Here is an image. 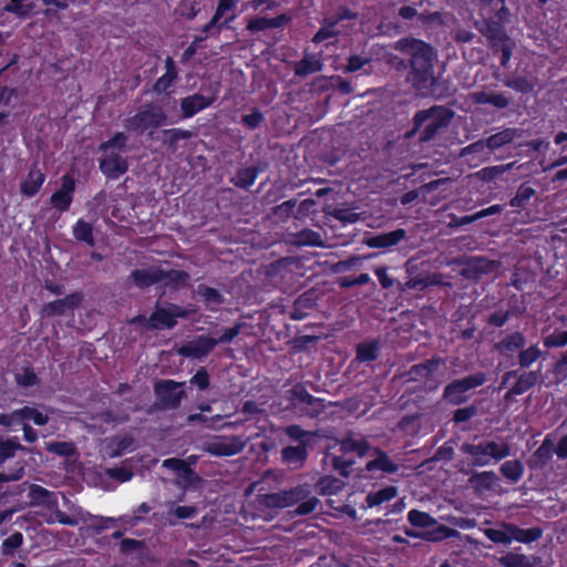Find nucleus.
<instances>
[{
    "label": "nucleus",
    "mask_w": 567,
    "mask_h": 567,
    "mask_svg": "<svg viewBox=\"0 0 567 567\" xmlns=\"http://www.w3.org/2000/svg\"><path fill=\"white\" fill-rule=\"evenodd\" d=\"M380 344L378 340L360 342L355 347V360L360 363L375 361L379 357Z\"/></svg>",
    "instance_id": "obj_35"
},
{
    "label": "nucleus",
    "mask_w": 567,
    "mask_h": 567,
    "mask_svg": "<svg viewBox=\"0 0 567 567\" xmlns=\"http://www.w3.org/2000/svg\"><path fill=\"white\" fill-rule=\"evenodd\" d=\"M289 400L300 416L309 419L319 417L327 408L324 399L310 394L301 383H297L289 390Z\"/></svg>",
    "instance_id": "obj_7"
},
{
    "label": "nucleus",
    "mask_w": 567,
    "mask_h": 567,
    "mask_svg": "<svg viewBox=\"0 0 567 567\" xmlns=\"http://www.w3.org/2000/svg\"><path fill=\"white\" fill-rule=\"evenodd\" d=\"M540 358H543V351L537 344H532L526 349H520L518 353V364L522 369H527Z\"/></svg>",
    "instance_id": "obj_46"
},
{
    "label": "nucleus",
    "mask_w": 567,
    "mask_h": 567,
    "mask_svg": "<svg viewBox=\"0 0 567 567\" xmlns=\"http://www.w3.org/2000/svg\"><path fill=\"white\" fill-rule=\"evenodd\" d=\"M296 206V199L285 200L284 203L275 206L274 214L282 220L287 219L293 214Z\"/></svg>",
    "instance_id": "obj_64"
},
{
    "label": "nucleus",
    "mask_w": 567,
    "mask_h": 567,
    "mask_svg": "<svg viewBox=\"0 0 567 567\" xmlns=\"http://www.w3.org/2000/svg\"><path fill=\"white\" fill-rule=\"evenodd\" d=\"M16 382L23 388L37 385L39 378L31 365L23 367L20 373L16 374Z\"/></svg>",
    "instance_id": "obj_53"
},
{
    "label": "nucleus",
    "mask_w": 567,
    "mask_h": 567,
    "mask_svg": "<svg viewBox=\"0 0 567 567\" xmlns=\"http://www.w3.org/2000/svg\"><path fill=\"white\" fill-rule=\"evenodd\" d=\"M514 167V163L507 165H497V166H488L484 167L480 171V176L482 179L491 182L497 179L502 176L506 171Z\"/></svg>",
    "instance_id": "obj_57"
},
{
    "label": "nucleus",
    "mask_w": 567,
    "mask_h": 567,
    "mask_svg": "<svg viewBox=\"0 0 567 567\" xmlns=\"http://www.w3.org/2000/svg\"><path fill=\"white\" fill-rule=\"evenodd\" d=\"M453 116L454 112L443 105H433L425 110H419L413 115V126L406 133V137H413L420 132L419 141L421 143L431 142L442 130L450 125Z\"/></svg>",
    "instance_id": "obj_3"
},
{
    "label": "nucleus",
    "mask_w": 567,
    "mask_h": 567,
    "mask_svg": "<svg viewBox=\"0 0 567 567\" xmlns=\"http://www.w3.org/2000/svg\"><path fill=\"white\" fill-rule=\"evenodd\" d=\"M373 454L375 457L365 464L368 473L382 472L384 474H394L399 471V464L392 461L388 453L380 447H375Z\"/></svg>",
    "instance_id": "obj_23"
},
{
    "label": "nucleus",
    "mask_w": 567,
    "mask_h": 567,
    "mask_svg": "<svg viewBox=\"0 0 567 567\" xmlns=\"http://www.w3.org/2000/svg\"><path fill=\"white\" fill-rule=\"evenodd\" d=\"M539 379V371H524L517 377L514 385L505 393V400L522 395L533 389Z\"/></svg>",
    "instance_id": "obj_25"
},
{
    "label": "nucleus",
    "mask_w": 567,
    "mask_h": 567,
    "mask_svg": "<svg viewBox=\"0 0 567 567\" xmlns=\"http://www.w3.org/2000/svg\"><path fill=\"white\" fill-rule=\"evenodd\" d=\"M516 137L515 128H504L495 134L489 135L485 138V144H487V150L494 152L496 150L502 148L503 146L511 144Z\"/></svg>",
    "instance_id": "obj_37"
},
{
    "label": "nucleus",
    "mask_w": 567,
    "mask_h": 567,
    "mask_svg": "<svg viewBox=\"0 0 567 567\" xmlns=\"http://www.w3.org/2000/svg\"><path fill=\"white\" fill-rule=\"evenodd\" d=\"M306 444L288 445L281 451L284 463L293 468H300L305 465L309 453Z\"/></svg>",
    "instance_id": "obj_26"
},
{
    "label": "nucleus",
    "mask_w": 567,
    "mask_h": 567,
    "mask_svg": "<svg viewBox=\"0 0 567 567\" xmlns=\"http://www.w3.org/2000/svg\"><path fill=\"white\" fill-rule=\"evenodd\" d=\"M308 495H310V489L307 485H297L290 489L267 494L265 502L268 507L286 508L298 504Z\"/></svg>",
    "instance_id": "obj_12"
},
{
    "label": "nucleus",
    "mask_w": 567,
    "mask_h": 567,
    "mask_svg": "<svg viewBox=\"0 0 567 567\" xmlns=\"http://www.w3.org/2000/svg\"><path fill=\"white\" fill-rule=\"evenodd\" d=\"M216 101L215 95L206 96L194 93L182 97L179 101L181 118L186 120L212 106Z\"/></svg>",
    "instance_id": "obj_17"
},
{
    "label": "nucleus",
    "mask_w": 567,
    "mask_h": 567,
    "mask_svg": "<svg viewBox=\"0 0 567 567\" xmlns=\"http://www.w3.org/2000/svg\"><path fill=\"white\" fill-rule=\"evenodd\" d=\"M478 12L480 20L476 21L478 31L487 38L494 55L501 54L502 66H507L515 47L514 41L505 31V22L508 19L509 10L505 0H466Z\"/></svg>",
    "instance_id": "obj_1"
},
{
    "label": "nucleus",
    "mask_w": 567,
    "mask_h": 567,
    "mask_svg": "<svg viewBox=\"0 0 567 567\" xmlns=\"http://www.w3.org/2000/svg\"><path fill=\"white\" fill-rule=\"evenodd\" d=\"M291 20H292V17L287 12L280 13L272 18L254 17L248 20L246 30L251 34H256V33L266 31L268 29L284 28L287 24H289L291 22Z\"/></svg>",
    "instance_id": "obj_18"
},
{
    "label": "nucleus",
    "mask_w": 567,
    "mask_h": 567,
    "mask_svg": "<svg viewBox=\"0 0 567 567\" xmlns=\"http://www.w3.org/2000/svg\"><path fill=\"white\" fill-rule=\"evenodd\" d=\"M127 141L125 132H116L99 145V151L105 153V156L99 159V168L107 179L116 181L128 171L127 158L122 155L127 151Z\"/></svg>",
    "instance_id": "obj_4"
},
{
    "label": "nucleus",
    "mask_w": 567,
    "mask_h": 567,
    "mask_svg": "<svg viewBox=\"0 0 567 567\" xmlns=\"http://www.w3.org/2000/svg\"><path fill=\"white\" fill-rule=\"evenodd\" d=\"M72 234L78 241L84 243L90 247L95 246L93 226L83 218H79L72 226Z\"/></svg>",
    "instance_id": "obj_36"
},
{
    "label": "nucleus",
    "mask_w": 567,
    "mask_h": 567,
    "mask_svg": "<svg viewBox=\"0 0 567 567\" xmlns=\"http://www.w3.org/2000/svg\"><path fill=\"white\" fill-rule=\"evenodd\" d=\"M286 435L293 442H297L298 444H306L309 445L311 442V439L317 436L316 432L306 431L302 429V426L298 424H291L288 425L285 429Z\"/></svg>",
    "instance_id": "obj_45"
},
{
    "label": "nucleus",
    "mask_w": 567,
    "mask_h": 567,
    "mask_svg": "<svg viewBox=\"0 0 567 567\" xmlns=\"http://www.w3.org/2000/svg\"><path fill=\"white\" fill-rule=\"evenodd\" d=\"M319 505V499L316 496H307L303 501L298 503V506L293 511L297 516H306L313 513Z\"/></svg>",
    "instance_id": "obj_61"
},
{
    "label": "nucleus",
    "mask_w": 567,
    "mask_h": 567,
    "mask_svg": "<svg viewBox=\"0 0 567 567\" xmlns=\"http://www.w3.org/2000/svg\"><path fill=\"white\" fill-rule=\"evenodd\" d=\"M485 536L495 544L507 545L511 544V534H508L507 523L503 524L501 529L498 528H486L484 530Z\"/></svg>",
    "instance_id": "obj_52"
},
{
    "label": "nucleus",
    "mask_w": 567,
    "mask_h": 567,
    "mask_svg": "<svg viewBox=\"0 0 567 567\" xmlns=\"http://www.w3.org/2000/svg\"><path fill=\"white\" fill-rule=\"evenodd\" d=\"M289 243L301 247V246H311V247H322L323 241L321 235L312 229L305 228L300 231L289 234Z\"/></svg>",
    "instance_id": "obj_32"
},
{
    "label": "nucleus",
    "mask_w": 567,
    "mask_h": 567,
    "mask_svg": "<svg viewBox=\"0 0 567 567\" xmlns=\"http://www.w3.org/2000/svg\"><path fill=\"white\" fill-rule=\"evenodd\" d=\"M408 520L414 527L426 528L436 525V520L433 516L419 509H411L408 513Z\"/></svg>",
    "instance_id": "obj_50"
},
{
    "label": "nucleus",
    "mask_w": 567,
    "mask_h": 567,
    "mask_svg": "<svg viewBox=\"0 0 567 567\" xmlns=\"http://www.w3.org/2000/svg\"><path fill=\"white\" fill-rule=\"evenodd\" d=\"M193 132L179 127L173 128H164L159 132L157 137L158 141L162 142L163 145H166L168 148L175 150L177 144L181 141L189 140L193 137Z\"/></svg>",
    "instance_id": "obj_31"
},
{
    "label": "nucleus",
    "mask_w": 567,
    "mask_h": 567,
    "mask_svg": "<svg viewBox=\"0 0 567 567\" xmlns=\"http://www.w3.org/2000/svg\"><path fill=\"white\" fill-rule=\"evenodd\" d=\"M357 19V12L352 11L348 7H340L333 16L323 18L321 27L311 39L312 43L320 44L326 40L339 37L340 31L337 30V25L344 20Z\"/></svg>",
    "instance_id": "obj_11"
},
{
    "label": "nucleus",
    "mask_w": 567,
    "mask_h": 567,
    "mask_svg": "<svg viewBox=\"0 0 567 567\" xmlns=\"http://www.w3.org/2000/svg\"><path fill=\"white\" fill-rule=\"evenodd\" d=\"M23 543V535L20 532H14L7 537L2 543V551L4 555H13Z\"/></svg>",
    "instance_id": "obj_60"
},
{
    "label": "nucleus",
    "mask_w": 567,
    "mask_h": 567,
    "mask_svg": "<svg viewBox=\"0 0 567 567\" xmlns=\"http://www.w3.org/2000/svg\"><path fill=\"white\" fill-rule=\"evenodd\" d=\"M342 486L343 483L336 477L326 476L319 481V487L322 495H336L341 491Z\"/></svg>",
    "instance_id": "obj_55"
},
{
    "label": "nucleus",
    "mask_w": 567,
    "mask_h": 567,
    "mask_svg": "<svg viewBox=\"0 0 567 567\" xmlns=\"http://www.w3.org/2000/svg\"><path fill=\"white\" fill-rule=\"evenodd\" d=\"M258 174L259 169L255 165L241 167L230 178V183L238 188L248 189L255 184Z\"/></svg>",
    "instance_id": "obj_34"
},
{
    "label": "nucleus",
    "mask_w": 567,
    "mask_h": 567,
    "mask_svg": "<svg viewBox=\"0 0 567 567\" xmlns=\"http://www.w3.org/2000/svg\"><path fill=\"white\" fill-rule=\"evenodd\" d=\"M499 472L502 475L512 483H517L524 475V465L519 460L505 461Z\"/></svg>",
    "instance_id": "obj_42"
},
{
    "label": "nucleus",
    "mask_w": 567,
    "mask_h": 567,
    "mask_svg": "<svg viewBox=\"0 0 567 567\" xmlns=\"http://www.w3.org/2000/svg\"><path fill=\"white\" fill-rule=\"evenodd\" d=\"M396 49L410 55L408 81L417 94L427 96L434 86V60L436 53L433 47L420 39L404 38L398 41Z\"/></svg>",
    "instance_id": "obj_2"
},
{
    "label": "nucleus",
    "mask_w": 567,
    "mask_h": 567,
    "mask_svg": "<svg viewBox=\"0 0 567 567\" xmlns=\"http://www.w3.org/2000/svg\"><path fill=\"white\" fill-rule=\"evenodd\" d=\"M138 288H148L163 281L162 268L134 269L130 276Z\"/></svg>",
    "instance_id": "obj_27"
},
{
    "label": "nucleus",
    "mask_w": 567,
    "mask_h": 567,
    "mask_svg": "<svg viewBox=\"0 0 567 567\" xmlns=\"http://www.w3.org/2000/svg\"><path fill=\"white\" fill-rule=\"evenodd\" d=\"M196 293L207 306H219L224 303V297L220 291L204 284L197 286Z\"/></svg>",
    "instance_id": "obj_44"
},
{
    "label": "nucleus",
    "mask_w": 567,
    "mask_h": 567,
    "mask_svg": "<svg viewBox=\"0 0 567 567\" xmlns=\"http://www.w3.org/2000/svg\"><path fill=\"white\" fill-rule=\"evenodd\" d=\"M503 567H535L534 563L524 554L508 551L499 558Z\"/></svg>",
    "instance_id": "obj_47"
},
{
    "label": "nucleus",
    "mask_w": 567,
    "mask_h": 567,
    "mask_svg": "<svg viewBox=\"0 0 567 567\" xmlns=\"http://www.w3.org/2000/svg\"><path fill=\"white\" fill-rule=\"evenodd\" d=\"M171 123L162 106L147 103L134 114L126 116L122 125L127 133L141 136L144 134L153 135L155 130Z\"/></svg>",
    "instance_id": "obj_5"
},
{
    "label": "nucleus",
    "mask_w": 567,
    "mask_h": 567,
    "mask_svg": "<svg viewBox=\"0 0 567 567\" xmlns=\"http://www.w3.org/2000/svg\"><path fill=\"white\" fill-rule=\"evenodd\" d=\"M544 347L547 349L563 348L567 346V330H555L549 336L543 338Z\"/></svg>",
    "instance_id": "obj_56"
},
{
    "label": "nucleus",
    "mask_w": 567,
    "mask_h": 567,
    "mask_svg": "<svg viewBox=\"0 0 567 567\" xmlns=\"http://www.w3.org/2000/svg\"><path fill=\"white\" fill-rule=\"evenodd\" d=\"M75 192V179L69 175L64 174L61 177V185L59 189H56L49 198V204L52 208L59 210L60 213L68 212L73 202V195Z\"/></svg>",
    "instance_id": "obj_16"
},
{
    "label": "nucleus",
    "mask_w": 567,
    "mask_h": 567,
    "mask_svg": "<svg viewBox=\"0 0 567 567\" xmlns=\"http://www.w3.org/2000/svg\"><path fill=\"white\" fill-rule=\"evenodd\" d=\"M19 491L16 494H21L27 488L29 489L28 497L29 503L33 506H45L51 507L56 505V496L53 492L37 485L23 482L18 486Z\"/></svg>",
    "instance_id": "obj_19"
},
{
    "label": "nucleus",
    "mask_w": 567,
    "mask_h": 567,
    "mask_svg": "<svg viewBox=\"0 0 567 567\" xmlns=\"http://www.w3.org/2000/svg\"><path fill=\"white\" fill-rule=\"evenodd\" d=\"M45 178V173L39 167V164L34 162L29 167L27 176L20 183L21 194L29 198L35 196L41 190Z\"/></svg>",
    "instance_id": "obj_20"
},
{
    "label": "nucleus",
    "mask_w": 567,
    "mask_h": 567,
    "mask_svg": "<svg viewBox=\"0 0 567 567\" xmlns=\"http://www.w3.org/2000/svg\"><path fill=\"white\" fill-rule=\"evenodd\" d=\"M553 443L546 437L540 446L535 451L534 456L542 465L547 464L553 458Z\"/></svg>",
    "instance_id": "obj_63"
},
{
    "label": "nucleus",
    "mask_w": 567,
    "mask_h": 567,
    "mask_svg": "<svg viewBox=\"0 0 567 567\" xmlns=\"http://www.w3.org/2000/svg\"><path fill=\"white\" fill-rule=\"evenodd\" d=\"M218 344L215 338L200 336L181 347L179 353L187 358L202 359L207 357Z\"/></svg>",
    "instance_id": "obj_21"
},
{
    "label": "nucleus",
    "mask_w": 567,
    "mask_h": 567,
    "mask_svg": "<svg viewBox=\"0 0 567 567\" xmlns=\"http://www.w3.org/2000/svg\"><path fill=\"white\" fill-rule=\"evenodd\" d=\"M18 451H27V447L20 444L16 439L0 441V464L16 455Z\"/></svg>",
    "instance_id": "obj_48"
},
{
    "label": "nucleus",
    "mask_w": 567,
    "mask_h": 567,
    "mask_svg": "<svg viewBox=\"0 0 567 567\" xmlns=\"http://www.w3.org/2000/svg\"><path fill=\"white\" fill-rule=\"evenodd\" d=\"M406 237L403 228H396L388 233H380L367 238L365 244L370 248L391 249L399 245Z\"/></svg>",
    "instance_id": "obj_22"
},
{
    "label": "nucleus",
    "mask_w": 567,
    "mask_h": 567,
    "mask_svg": "<svg viewBox=\"0 0 567 567\" xmlns=\"http://www.w3.org/2000/svg\"><path fill=\"white\" fill-rule=\"evenodd\" d=\"M346 454L342 455H333L331 458V464L334 470H337L340 475L348 477L352 466L354 465V460L346 458Z\"/></svg>",
    "instance_id": "obj_58"
},
{
    "label": "nucleus",
    "mask_w": 567,
    "mask_h": 567,
    "mask_svg": "<svg viewBox=\"0 0 567 567\" xmlns=\"http://www.w3.org/2000/svg\"><path fill=\"white\" fill-rule=\"evenodd\" d=\"M486 381V374L482 371L455 379L445 385L443 399L452 405H461L470 399L467 393L471 390L482 386Z\"/></svg>",
    "instance_id": "obj_8"
},
{
    "label": "nucleus",
    "mask_w": 567,
    "mask_h": 567,
    "mask_svg": "<svg viewBox=\"0 0 567 567\" xmlns=\"http://www.w3.org/2000/svg\"><path fill=\"white\" fill-rule=\"evenodd\" d=\"M37 8L33 0H10L3 7V11L19 19L30 18Z\"/></svg>",
    "instance_id": "obj_33"
},
{
    "label": "nucleus",
    "mask_w": 567,
    "mask_h": 567,
    "mask_svg": "<svg viewBox=\"0 0 567 567\" xmlns=\"http://www.w3.org/2000/svg\"><path fill=\"white\" fill-rule=\"evenodd\" d=\"M371 445L365 439L355 440L349 436L340 442V452L342 454L355 453L362 457L369 453Z\"/></svg>",
    "instance_id": "obj_38"
},
{
    "label": "nucleus",
    "mask_w": 567,
    "mask_h": 567,
    "mask_svg": "<svg viewBox=\"0 0 567 567\" xmlns=\"http://www.w3.org/2000/svg\"><path fill=\"white\" fill-rule=\"evenodd\" d=\"M508 534H511V542L516 540L522 544H530L538 540L543 536V528L530 527L527 529L520 528L516 524L507 523Z\"/></svg>",
    "instance_id": "obj_29"
},
{
    "label": "nucleus",
    "mask_w": 567,
    "mask_h": 567,
    "mask_svg": "<svg viewBox=\"0 0 567 567\" xmlns=\"http://www.w3.org/2000/svg\"><path fill=\"white\" fill-rule=\"evenodd\" d=\"M163 281L166 282L167 286L174 289H179L185 287L190 278L189 274L185 270H164L162 269Z\"/></svg>",
    "instance_id": "obj_43"
},
{
    "label": "nucleus",
    "mask_w": 567,
    "mask_h": 567,
    "mask_svg": "<svg viewBox=\"0 0 567 567\" xmlns=\"http://www.w3.org/2000/svg\"><path fill=\"white\" fill-rule=\"evenodd\" d=\"M526 346V337L519 332L515 331L506 334L502 340L495 343V350L501 354L514 353L516 351H520Z\"/></svg>",
    "instance_id": "obj_30"
},
{
    "label": "nucleus",
    "mask_w": 567,
    "mask_h": 567,
    "mask_svg": "<svg viewBox=\"0 0 567 567\" xmlns=\"http://www.w3.org/2000/svg\"><path fill=\"white\" fill-rule=\"evenodd\" d=\"M189 383L196 386L199 391L207 390L210 384V379L206 368L200 367L190 378Z\"/></svg>",
    "instance_id": "obj_62"
},
{
    "label": "nucleus",
    "mask_w": 567,
    "mask_h": 567,
    "mask_svg": "<svg viewBox=\"0 0 567 567\" xmlns=\"http://www.w3.org/2000/svg\"><path fill=\"white\" fill-rule=\"evenodd\" d=\"M236 18L237 13H231L230 16L225 17L223 12L216 9L208 22L216 29V35H219L221 30L230 28V23L235 21Z\"/></svg>",
    "instance_id": "obj_51"
},
{
    "label": "nucleus",
    "mask_w": 567,
    "mask_h": 567,
    "mask_svg": "<svg viewBox=\"0 0 567 567\" xmlns=\"http://www.w3.org/2000/svg\"><path fill=\"white\" fill-rule=\"evenodd\" d=\"M536 195V190L528 183H523L518 186L515 195L509 200V206L513 207V213L520 214L525 210L532 198Z\"/></svg>",
    "instance_id": "obj_28"
},
{
    "label": "nucleus",
    "mask_w": 567,
    "mask_h": 567,
    "mask_svg": "<svg viewBox=\"0 0 567 567\" xmlns=\"http://www.w3.org/2000/svg\"><path fill=\"white\" fill-rule=\"evenodd\" d=\"M398 495V488L393 485L385 486L375 492H370L365 497L368 507H377L393 499Z\"/></svg>",
    "instance_id": "obj_39"
},
{
    "label": "nucleus",
    "mask_w": 567,
    "mask_h": 567,
    "mask_svg": "<svg viewBox=\"0 0 567 567\" xmlns=\"http://www.w3.org/2000/svg\"><path fill=\"white\" fill-rule=\"evenodd\" d=\"M444 364V360L440 357H433L421 363L414 364L409 370V377L413 381L431 380L433 374Z\"/></svg>",
    "instance_id": "obj_24"
},
{
    "label": "nucleus",
    "mask_w": 567,
    "mask_h": 567,
    "mask_svg": "<svg viewBox=\"0 0 567 567\" xmlns=\"http://www.w3.org/2000/svg\"><path fill=\"white\" fill-rule=\"evenodd\" d=\"M460 451L471 457L472 467H484L499 462L511 455L512 449L508 443L498 444L495 441H481L477 444L464 442Z\"/></svg>",
    "instance_id": "obj_6"
},
{
    "label": "nucleus",
    "mask_w": 567,
    "mask_h": 567,
    "mask_svg": "<svg viewBox=\"0 0 567 567\" xmlns=\"http://www.w3.org/2000/svg\"><path fill=\"white\" fill-rule=\"evenodd\" d=\"M498 477L493 471L476 472L471 475L468 482L477 491H491Z\"/></svg>",
    "instance_id": "obj_40"
},
{
    "label": "nucleus",
    "mask_w": 567,
    "mask_h": 567,
    "mask_svg": "<svg viewBox=\"0 0 567 567\" xmlns=\"http://www.w3.org/2000/svg\"><path fill=\"white\" fill-rule=\"evenodd\" d=\"M264 113L259 109L254 107L250 113L241 116L240 123L248 130H256L264 123Z\"/></svg>",
    "instance_id": "obj_54"
},
{
    "label": "nucleus",
    "mask_w": 567,
    "mask_h": 567,
    "mask_svg": "<svg viewBox=\"0 0 567 567\" xmlns=\"http://www.w3.org/2000/svg\"><path fill=\"white\" fill-rule=\"evenodd\" d=\"M165 72L153 84L152 92L156 95H169L181 80L179 68L173 56L167 55L164 61Z\"/></svg>",
    "instance_id": "obj_14"
},
{
    "label": "nucleus",
    "mask_w": 567,
    "mask_h": 567,
    "mask_svg": "<svg viewBox=\"0 0 567 567\" xmlns=\"http://www.w3.org/2000/svg\"><path fill=\"white\" fill-rule=\"evenodd\" d=\"M454 534H456V530L445 525H437L432 529L423 532V540L437 543L452 537Z\"/></svg>",
    "instance_id": "obj_49"
},
{
    "label": "nucleus",
    "mask_w": 567,
    "mask_h": 567,
    "mask_svg": "<svg viewBox=\"0 0 567 567\" xmlns=\"http://www.w3.org/2000/svg\"><path fill=\"white\" fill-rule=\"evenodd\" d=\"M184 316L185 312L177 305L169 303L168 308L156 306L148 318V328L153 330L173 329L177 324V318Z\"/></svg>",
    "instance_id": "obj_13"
},
{
    "label": "nucleus",
    "mask_w": 567,
    "mask_h": 567,
    "mask_svg": "<svg viewBox=\"0 0 567 567\" xmlns=\"http://www.w3.org/2000/svg\"><path fill=\"white\" fill-rule=\"evenodd\" d=\"M322 62L315 55L305 56L295 64V74L300 78L308 76L322 70Z\"/></svg>",
    "instance_id": "obj_41"
},
{
    "label": "nucleus",
    "mask_w": 567,
    "mask_h": 567,
    "mask_svg": "<svg viewBox=\"0 0 567 567\" xmlns=\"http://www.w3.org/2000/svg\"><path fill=\"white\" fill-rule=\"evenodd\" d=\"M371 59L361 56L358 54H351L347 59V64L343 68L344 73H354L364 68V65L370 64Z\"/></svg>",
    "instance_id": "obj_59"
},
{
    "label": "nucleus",
    "mask_w": 567,
    "mask_h": 567,
    "mask_svg": "<svg viewBox=\"0 0 567 567\" xmlns=\"http://www.w3.org/2000/svg\"><path fill=\"white\" fill-rule=\"evenodd\" d=\"M83 298L84 296L81 291L69 293L62 299H55L44 303L41 309V315L42 317H55L73 312L74 309L82 303Z\"/></svg>",
    "instance_id": "obj_15"
},
{
    "label": "nucleus",
    "mask_w": 567,
    "mask_h": 567,
    "mask_svg": "<svg viewBox=\"0 0 567 567\" xmlns=\"http://www.w3.org/2000/svg\"><path fill=\"white\" fill-rule=\"evenodd\" d=\"M247 441L239 435H219L204 442L203 451L213 456H234L244 451Z\"/></svg>",
    "instance_id": "obj_10"
},
{
    "label": "nucleus",
    "mask_w": 567,
    "mask_h": 567,
    "mask_svg": "<svg viewBox=\"0 0 567 567\" xmlns=\"http://www.w3.org/2000/svg\"><path fill=\"white\" fill-rule=\"evenodd\" d=\"M184 382L166 379L159 380L154 384V393L161 406L165 410H175L179 408L186 392L183 389Z\"/></svg>",
    "instance_id": "obj_9"
}]
</instances>
